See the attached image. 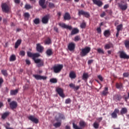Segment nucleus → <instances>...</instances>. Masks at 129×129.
Listing matches in <instances>:
<instances>
[{
  "label": "nucleus",
  "instance_id": "1",
  "mask_svg": "<svg viewBox=\"0 0 129 129\" xmlns=\"http://www.w3.org/2000/svg\"><path fill=\"white\" fill-rule=\"evenodd\" d=\"M90 51H91V48L90 47L87 46L82 48L80 52V55L81 57H85V56H87V54H88Z\"/></svg>",
  "mask_w": 129,
  "mask_h": 129
},
{
  "label": "nucleus",
  "instance_id": "2",
  "mask_svg": "<svg viewBox=\"0 0 129 129\" xmlns=\"http://www.w3.org/2000/svg\"><path fill=\"white\" fill-rule=\"evenodd\" d=\"M1 8L4 13H9L10 12V6L8 3H2Z\"/></svg>",
  "mask_w": 129,
  "mask_h": 129
},
{
  "label": "nucleus",
  "instance_id": "3",
  "mask_svg": "<svg viewBox=\"0 0 129 129\" xmlns=\"http://www.w3.org/2000/svg\"><path fill=\"white\" fill-rule=\"evenodd\" d=\"M62 68H63V65L62 64H58L53 67V70L54 73H59L61 70H62Z\"/></svg>",
  "mask_w": 129,
  "mask_h": 129
},
{
  "label": "nucleus",
  "instance_id": "4",
  "mask_svg": "<svg viewBox=\"0 0 129 129\" xmlns=\"http://www.w3.org/2000/svg\"><path fill=\"white\" fill-rule=\"evenodd\" d=\"M33 76L36 79V80H46V79H47V77L46 76H40L39 75H33Z\"/></svg>",
  "mask_w": 129,
  "mask_h": 129
},
{
  "label": "nucleus",
  "instance_id": "5",
  "mask_svg": "<svg viewBox=\"0 0 129 129\" xmlns=\"http://www.w3.org/2000/svg\"><path fill=\"white\" fill-rule=\"evenodd\" d=\"M34 62L37 64V67H41V66H44V60L41 59H36Z\"/></svg>",
  "mask_w": 129,
  "mask_h": 129
},
{
  "label": "nucleus",
  "instance_id": "6",
  "mask_svg": "<svg viewBox=\"0 0 129 129\" xmlns=\"http://www.w3.org/2000/svg\"><path fill=\"white\" fill-rule=\"evenodd\" d=\"M58 25L61 27V28H63V29H67L70 30H71L73 29L71 26L67 25L65 23H59Z\"/></svg>",
  "mask_w": 129,
  "mask_h": 129
},
{
  "label": "nucleus",
  "instance_id": "7",
  "mask_svg": "<svg viewBox=\"0 0 129 129\" xmlns=\"http://www.w3.org/2000/svg\"><path fill=\"white\" fill-rule=\"evenodd\" d=\"M56 91L57 92L58 94H59V96H60V97H62V98L65 97V95H64L63 90L62 89L58 88L56 89Z\"/></svg>",
  "mask_w": 129,
  "mask_h": 129
},
{
  "label": "nucleus",
  "instance_id": "8",
  "mask_svg": "<svg viewBox=\"0 0 129 129\" xmlns=\"http://www.w3.org/2000/svg\"><path fill=\"white\" fill-rule=\"evenodd\" d=\"M120 54V58H121L122 59H128L129 56L126 55L125 53L122 51H120L119 52Z\"/></svg>",
  "mask_w": 129,
  "mask_h": 129
},
{
  "label": "nucleus",
  "instance_id": "9",
  "mask_svg": "<svg viewBox=\"0 0 129 129\" xmlns=\"http://www.w3.org/2000/svg\"><path fill=\"white\" fill-rule=\"evenodd\" d=\"M68 48L70 51H74L75 49V43L74 42H71L69 44Z\"/></svg>",
  "mask_w": 129,
  "mask_h": 129
},
{
  "label": "nucleus",
  "instance_id": "10",
  "mask_svg": "<svg viewBox=\"0 0 129 129\" xmlns=\"http://www.w3.org/2000/svg\"><path fill=\"white\" fill-rule=\"evenodd\" d=\"M49 19H50V17L49 15H46L44 16L42 19V22L43 24H48Z\"/></svg>",
  "mask_w": 129,
  "mask_h": 129
},
{
  "label": "nucleus",
  "instance_id": "11",
  "mask_svg": "<svg viewBox=\"0 0 129 129\" xmlns=\"http://www.w3.org/2000/svg\"><path fill=\"white\" fill-rule=\"evenodd\" d=\"M92 2L94 5H96L98 7H101L103 3L100 0H92Z\"/></svg>",
  "mask_w": 129,
  "mask_h": 129
},
{
  "label": "nucleus",
  "instance_id": "12",
  "mask_svg": "<svg viewBox=\"0 0 129 129\" xmlns=\"http://www.w3.org/2000/svg\"><path fill=\"white\" fill-rule=\"evenodd\" d=\"M28 118L30 120H31V121L35 123H38V122H39V120L34 116H30Z\"/></svg>",
  "mask_w": 129,
  "mask_h": 129
},
{
  "label": "nucleus",
  "instance_id": "13",
  "mask_svg": "<svg viewBox=\"0 0 129 129\" xmlns=\"http://www.w3.org/2000/svg\"><path fill=\"white\" fill-rule=\"evenodd\" d=\"M36 50L38 52L41 53L43 52V50H44V47L41 45L40 43H38L36 45Z\"/></svg>",
  "mask_w": 129,
  "mask_h": 129
},
{
  "label": "nucleus",
  "instance_id": "14",
  "mask_svg": "<svg viewBox=\"0 0 129 129\" xmlns=\"http://www.w3.org/2000/svg\"><path fill=\"white\" fill-rule=\"evenodd\" d=\"M9 105L12 109H14L17 108V106H18V103H17V102L13 101L9 104Z\"/></svg>",
  "mask_w": 129,
  "mask_h": 129
},
{
  "label": "nucleus",
  "instance_id": "15",
  "mask_svg": "<svg viewBox=\"0 0 129 129\" xmlns=\"http://www.w3.org/2000/svg\"><path fill=\"white\" fill-rule=\"evenodd\" d=\"M119 112V110L115 109L113 112L111 114V116L113 118H116L117 117V113Z\"/></svg>",
  "mask_w": 129,
  "mask_h": 129
},
{
  "label": "nucleus",
  "instance_id": "16",
  "mask_svg": "<svg viewBox=\"0 0 129 129\" xmlns=\"http://www.w3.org/2000/svg\"><path fill=\"white\" fill-rule=\"evenodd\" d=\"M45 2H46V0H39V6H40V7L42 8V9H46V8L47 7V6L45 5Z\"/></svg>",
  "mask_w": 129,
  "mask_h": 129
},
{
  "label": "nucleus",
  "instance_id": "17",
  "mask_svg": "<svg viewBox=\"0 0 129 129\" xmlns=\"http://www.w3.org/2000/svg\"><path fill=\"white\" fill-rule=\"evenodd\" d=\"M119 8L121 9V10H122V11H125V10H126V9H127V4H125L123 5L122 4H119L118 5Z\"/></svg>",
  "mask_w": 129,
  "mask_h": 129
},
{
  "label": "nucleus",
  "instance_id": "18",
  "mask_svg": "<svg viewBox=\"0 0 129 129\" xmlns=\"http://www.w3.org/2000/svg\"><path fill=\"white\" fill-rule=\"evenodd\" d=\"M69 77L70 78H71V79H75V78H76V74H75V72H71Z\"/></svg>",
  "mask_w": 129,
  "mask_h": 129
},
{
  "label": "nucleus",
  "instance_id": "19",
  "mask_svg": "<svg viewBox=\"0 0 129 129\" xmlns=\"http://www.w3.org/2000/svg\"><path fill=\"white\" fill-rule=\"evenodd\" d=\"M79 33V30L77 28H74L71 32V35H76V34H78Z\"/></svg>",
  "mask_w": 129,
  "mask_h": 129
},
{
  "label": "nucleus",
  "instance_id": "20",
  "mask_svg": "<svg viewBox=\"0 0 129 129\" xmlns=\"http://www.w3.org/2000/svg\"><path fill=\"white\" fill-rule=\"evenodd\" d=\"M21 43H22V40L21 39H18L16 42L15 43V48L16 49H17V48L19 47V46H20L21 45Z\"/></svg>",
  "mask_w": 129,
  "mask_h": 129
},
{
  "label": "nucleus",
  "instance_id": "21",
  "mask_svg": "<svg viewBox=\"0 0 129 129\" xmlns=\"http://www.w3.org/2000/svg\"><path fill=\"white\" fill-rule=\"evenodd\" d=\"M127 112V108L126 107L122 108L121 110H120V114L123 115V114H125Z\"/></svg>",
  "mask_w": 129,
  "mask_h": 129
},
{
  "label": "nucleus",
  "instance_id": "22",
  "mask_svg": "<svg viewBox=\"0 0 129 129\" xmlns=\"http://www.w3.org/2000/svg\"><path fill=\"white\" fill-rule=\"evenodd\" d=\"M112 47H113L112 44L108 43L105 45L104 49H105L106 50H107L108 49H110V48H112Z\"/></svg>",
  "mask_w": 129,
  "mask_h": 129
},
{
  "label": "nucleus",
  "instance_id": "23",
  "mask_svg": "<svg viewBox=\"0 0 129 129\" xmlns=\"http://www.w3.org/2000/svg\"><path fill=\"white\" fill-rule=\"evenodd\" d=\"M102 95L105 96L108 94V88L105 87L104 90L102 93Z\"/></svg>",
  "mask_w": 129,
  "mask_h": 129
},
{
  "label": "nucleus",
  "instance_id": "24",
  "mask_svg": "<svg viewBox=\"0 0 129 129\" xmlns=\"http://www.w3.org/2000/svg\"><path fill=\"white\" fill-rule=\"evenodd\" d=\"M71 17H70V15L68 13H66L64 16V20H70Z\"/></svg>",
  "mask_w": 129,
  "mask_h": 129
},
{
  "label": "nucleus",
  "instance_id": "25",
  "mask_svg": "<svg viewBox=\"0 0 129 129\" xmlns=\"http://www.w3.org/2000/svg\"><path fill=\"white\" fill-rule=\"evenodd\" d=\"M58 115L59 116L58 118H57V117H55V119L56 120H57V121H59V120H60V119H65V117L63 116H61L60 114H58Z\"/></svg>",
  "mask_w": 129,
  "mask_h": 129
},
{
  "label": "nucleus",
  "instance_id": "26",
  "mask_svg": "<svg viewBox=\"0 0 129 129\" xmlns=\"http://www.w3.org/2000/svg\"><path fill=\"white\" fill-rule=\"evenodd\" d=\"M9 114H10L9 112H6L2 114V118L3 119H5V118H6Z\"/></svg>",
  "mask_w": 129,
  "mask_h": 129
},
{
  "label": "nucleus",
  "instance_id": "27",
  "mask_svg": "<svg viewBox=\"0 0 129 129\" xmlns=\"http://www.w3.org/2000/svg\"><path fill=\"white\" fill-rule=\"evenodd\" d=\"M79 124H80V126H81V127H84V126H85V125H86V123L85 122V121H84L83 120H81L80 121Z\"/></svg>",
  "mask_w": 129,
  "mask_h": 129
},
{
  "label": "nucleus",
  "instance_id": "28",
  "mask_svg": "<svg viewBox=\"0 0 129 129\" xmlns=\"http://www.w3.org/2000/svg\"><path fill=\"white\" fill-rule=\"evenodd\" d=\"M10 61L13 62L16 61V55L15 54H12L10 57Z\"/></svg>",
  "mask_w": 129,
  "mask_h": 129
},
{
  "label": "nucleus",
  "instance_id": "29",
  "mask_svg": "<svg viewBox=\"0 0 129 129\" xmlns=\"http://www.w3.org/2000/svg\"><path fill=\"white\" fill-rule=\"evenodd\" d=\"M117 31L119 32L122 30V24H120L116 27Z\"/></svg>",
  "mask_w": 129,
  "mask_h": 129
},
{
  "label": "nucleus",
  "instance_id": "30",
  "mask_svg": "<svg viewBox=\"0 0 129 129\" xmlns=\"http://www.w3.org/2000/svg\"><path fill=\"white\" fill-rule=\"evenodd\" d=\"M88 74L87 73H84L83 75V80H86V79H88Z\"/></svg>",
  "mask_w": 129,
  "mask_h": 129
},
{
  "label": "nucleus",
  "instance_id": "31",
  "mask_svg": "<svg viewBox=\"0 0 129 129\" xmlns=\"http://www.w3.org/2000/svg\"><path fill=\"white\" fill-rule=\"evenodd\" d=\"M46 54L47 56H51L52 54H53V52H52V49H47L46 52Z\"/></svg>",
  "mask_w": 129,
  "mask_h": 129
},
{
  "label": "nucleus",
  "instance_id": "32",
  "mask_svg": "<svg viewBox=\"0 0 129 129\" xmlns=\"http://www.w3.org/2000/svg\"><path fill=\"white\" fill-rule=\"evenodd\" d=\"M18 93V90H11L10 92L11 95H16Z\"/></svg>",
  "mask_w": 129,
  "mask_h": 129
},
{
  "label": "nucleus",
  "instance_id": "33",
  "mask_svg": "<svg viewBox=\"0 0 129 129\" xmlns=\"http://www.w3.org/2000/svg\"><path fill=\"white\" fill-rule=\"evenodd\" d=\"M24 16L25 17V20H29V18H30V14L28 13H24Z\"/></svg>",
  "mask_w": 129,
  "mask_h": 129
},
{
  "label": "nucleus",
  "instance_id": "34",
  "mask_svg": "<svg viewBox=\"0 0 129 129\" xmlns=\"http://www.w3.org/2000/svg\"><path fill=\"white\" fill-rule=\"evenodd\" d=\"M113 99L115 100H119L121 99V97H120V96H119L118 95H116L113 97Z\"/></svg>",
  "mask_w": 129,
  "mask_h": 129
},
{
  "label": "nucleus",
  "instance_id": "35",
  "mask_svg": "<svg viewBox=\"0 0 129 129\" xmlns=\"http://www.w3.org/2000/svg\"><path fill=\"white\" fill-rule=\"evenodd\" d=\"M39 56H40V54L39 53H33V59L34 60V61H35V60H37L36 58H37V57H39Z\"/></svg>",
  "mask_w": 129,
  "mask_h": 129
},
{
  "label": "nucleus",
  "instance_id": "36",
  "mask_svg": "<svg viewBox=\"0 0 129 129\" xmlns=\"http://www.w3.org/2000/svg\"><path fill=\"white\" fill-rule=\"evenodd\" d=\"M85 27H86V23H85L84 21H83L80 25V27L81 29H84L85 28Z\"/></svg>",
  "mask_w": 129,
  "mask_h": 129
},
{
  "label": "nucleus",
  "instance_id": "37",
  "mask_svg": "<svg viewBox=\"0 0 129 129\" xmlns=\"http://www.w3.org/2000/svg\"><path fill=\"white\" fill-rule=\"evenodd\" d=\"M73 126L74 129H82L81 127H79V126L77 125V124L73 123Z\"/></svg>",
  "mask_w": 129,
  "mask_h": 129
},
{
  "label": "nucleus",
  "instance_id": "38",
  "mask_svg": "<svg viewBox=\"0 0 129 129\" xmlns=\"http://www.w3.org/2000/svg\"><path fill=\"white\" fill-rule=\"evenodd\" d=\"M93 126H94V128H97L99 126V123H98L96 121L93 124Z\"/></svg>",
  "mask_w": 129,
  "mask_h": 129
},
{
  "label": "nucleus",
  "instance_id": "39",
  "mask_svg": "<svg viewBox=\"0 0 129 129\" xmlns=\"http://www.w3.org/2000/svg\"><path fill=\"white\" fill-rule=\"evenodd\" d=\"M85 14V12L83 10H81V11H79V13H78V15H79V17H80V16H81V15L84 16Z\"/></svg>",
  "mask_w": 129,
  "mask_h": 129
},
{
  "label": "nucleus",
  "instance_id": "40",
  "mask_svg": "<svg viewBox=\"0 0 129 129\" xmlns=\"http://www.w3.org/2000/svg\"><path fill=\"white\" fill-rule=\"evenodd\" d=\"M53 125L55 126V127H59V126H60L61 125V122H57L53 124Z\"/></svg>",
  "mask_w": 129,
  "mask_h": 129
},
{
  "label": "nucleus",
  "instance_id": "41",
  "mask_svg": "<svg viewBox=\"0 0 129 129\" xmlns=\"http://www.w3.org/2000/svg\"><path fill=\"white\" fill-rule=\"evenodd\" d=\"M34 24L36 25H38V24H40V19L39 18H36L33 21Z\"/></svg>",
  "mask_w": 129,
  "mask_h": 129
},
{
  "label": "nucleus",
  "instance_id": "42",
  "mask_svg": "<svg viewBox=\"0 0 129 129\" xmlns=\"http://www.w3.org/2000/svg\"><path fill=\"white\" fill-rule=\"evenodd\" d=\"M51 83H57V79L52 78L50 80Z\"/></svg>",
  "mask_w": 129,
  "mask_h": 129
},
{
  "label": "nucleus",
  "instance_id": "43",
  "mask_svg": "<svg viewBox=\"0 0 129 129\" xmlns=\"http://www.w3.org/2000/svg\"><path fill=\"white\" fill-rule=\"evenodd\" d=\"M104 35L105 37H108L109 36V31L106 30L104 32Z\"/></svg>",
  "mask_w": 129,
  "mask_h": 129
},
{
  "label": "nucleus",
  "instance_id": "44",
  "mask_svg": "<svg viewBox=\"0 0 129 129\" xmlns=\"http://www.w3.org/2000/svg\"><path fill=\"white\" fill-rule=\"evenodd\" d=\"M27 55L28 56V57H32V59L33 58L34 56V53L30 52V51H28L27 52Z\"/></svg>",
  "mask_w": 129,
  "mask_h": 129
},
{
  "label": "nucleus",
  "instance_id": "45",
  "mask_svg": "<svg viewBox=\"0 0 129 129\" xmlns=\"http://www.w3.org/2000/svg\"><path fill=\"white\" fill-rule=\"evenodd\" d=\"M97 52H98V53H99L100 54H104V51L101 48H98L97 49Z\"/></svg>",
  "mask_w": 129,
  "mask_h": 129
},
{
  "label": "nucleus",
  "instance_id": "46",
  "mask_svg": "<svg viewBox=\"0 0 129 129\" xmlns=\"http://www.w3.org/2000/svg\"><path fill=\"white\" fill-rule=\"evenodd\" d=\"M116 88H118V89H120L122 88V85H121V84H116Z\"/></svg>",
  "mask_w": 129,
  "mask_h": 129
},
{
  "label": "nucleus",
  "instance_id": "47",
  "mask_svg": "<svg viewBox=\"0 0 129 129\" xmlns=\"http://www.w3.org/2000/svg\"><path fill=\"white\" fill-rule=\"evenodd\" d=\"M2 74L4 75V76H7L8 75V73L7 72V70H2Z\"/></svg>",
  "mask_w": 129,
  "mask_h": 129
},
{
  "label": "nucleus",
  "instance_id": "48",
  "mask_svg": "<svg viewBox=\"0 0 129 129\" xmlns=\"http://www.w3.org/2000/svg\"><path fill=\"white\" fill-rule=\"evenodd\" d=\"M71 103V99H70V98H68L66 100L65 103H66V104H69V103Z\"/></svg>",
  "mask_w": 129,
  "mask_h": 129
},
{
  "label": "nucleus",
  "instance_id": "49",
  "mask_svg": "<svg viewBox=\"0 0 129 129\" xmlns=\"http://www.w3.org/2000/svg\"><path fill=\"white\" fill-rule=\"evenodd\" d=\"M26 54V52H25V51L24 50H22L20 51L19 55H20V56H24Z\"/></svg>",
  "mask_w": 129,
  "mask_h": 129
},
{
  "label": "nucleus",
  "instance_id": "50",
  "mask_svg": "<svg viewBox=\"0 0 129 129\" xmlns=\"http://www.w3.org/2000/svg\"><path fill=\"white\" fill-rule=\"evenodd\" d=\"M45 44H46L47 45H49V44H51V40L50 39H47L46 41H45Z\"/></svg>",
  "mask_w": 129,
  "mask_h": 129
},
{
  "label": "nucleus",
  "instance_id": "51",
  "mask_svg": "<svg viewBox=\"0 0 129 129\" xmlns=\"http://www.w3.org/2000/svg\"><path fill=\"white\" fill-rule=\"evenodd\" d=\"M125 46L126 48H129V41H126L125 42Z\"/></svg>",
  "mask_w": 129,
  "mask_h": 129
},
{
  "label": "nucleus",
  "instance_id": "52",
  "mask_svg": "<svg viewBox=\"0 0 129 129\" xmlns=\"http://www.w3.org/2000/svg\"><path fill=\"white\" fill-rule=\"evenodd\" d=\"M84 16H85V17H86V18H89L90 15L88 12H85Z\"/></svg>",
  "mask_w": 129,
  "mask_h": 129
},
{
  "label": "nucleus",
  "instance_id": "53",
  "mask_svg": "<svg viewBox=\"0 0 129 129\" xmlns=\"http://www.w3.org/2000/svg\"><path fill=\"white\" fill-rule=\"evenodd\" d=\"M25 8L26 9V10H29V9H31L32 7H31L30 5H26Z\"/></svg>",
  "mask_w": 129,
  "mask_h": 129
},
{
  "label": "nucleus",
  "instance_id": "54",
  "mask_svg": "<svg viewBox=\"0 0 129 129\" xmlns=\"http://www.w3.org/2000/svg\"><path fill=\"white\" fill-rule=\"evenodd\" d=\"M70 87H71V88H73V89H74V88H75V85L74 84H70L69 85Z\"/></svg>",
  "mask_w": 129,
  "mask_h": 129
},
{
  "label": "nucleus",
  "instance_id": "55",
  "mask_svg": "<svg viewBox=\"0 0 129 129\" xmlns=\"http://www.w3.org/2000/svg\"><path fill=\"white\" fill-rule=\"evenodd\" d=\"M98 78L100 80V81H103V78H102V76L101 75L98 76Z\"/></svg>",
  "mask_w": 129,
  "mask_h": 129
},
{
  "label": "nucleus",
  "instance_id": "56",
  "mask_svg": "<svg viewBox=\"0 0 129 129\" xmlns=\"http://www.w3.org/2000/svg\"><path fill=\"white\" fill-rule=\"evenodd\" d=\"M49 8H54L55 6L54 5V4L50 3L48 5Z\"/></svg>",
  "mask_w": 129,
  "mask_h": 129
},
{
  "label": "nucleus",
  "instance_id": "57",
  "mask_svg": "<svg viewBox=\"0 0 129 129\" xmlns=\"http://www.w3.org/2000/svg\"><path fill=\"white\" fill-rule=\"evenodd\" d=\"M79 40H80V37L79 36H76L75 37V41H79Z\"/></svg>",
  "mask_w": 129,
  "mask_h": 129
},
{
  "label": "nucleus",
  "instance_id": "58",
  "mask_svg": "<svg viewBox=\"0 0 129 129\" xmlns=\"http://www.w3.org/2000/svg\"><path fill=\"white\" fill-rule=\"evenodd\" d=\"M97 31L99 34H100L101 33V28L100 27L97 28Z\"/></svg>",
  "mask_w": 129,
  "mask_h": 129
},
{
  "label": "nucleus",
  "instance_id": "59",
  "mask_svg": "<svg viewBox=\"0 0 129 129\" xmlns=\"http://www.w3.org/2000/svg\"><path fill=\"white\" fill-rule=\"evenodd\" d=\"M23 88L24 90H26V89H28L29 88V85H25L24 87Z\"/></svg>",
  "mask_w": 129,
  "mask_h": 129
},
{
  "label": "nucleus",
  "instance_id": "60",
  "mask_svg": "<svg viewBox=\"0 0 129 129\" xmlns=\"http://www.w3.org/2000/svg\"><path fill=\"white\" fill-rule=\"evenodd\" d=\"M26 63L27 64V65H30V64H31V61H30L29 59H26Z\"/></svg>",
  "mask_w": 129,
  "mask_h": 129
},
{
  "label": "nucleus",
  "instance_id": "61",
  "mask_svg": "<svg viewBox=\"0 0 129 129\" xmlns=\"http://www.w3.org/2000/svg\"><path fill=\"white\" fill-rule=\"evenodd\" d=\"M79 88H80V86H77L76 87L75 86V88H74V90H78V89H79Z\"/></svg>",
  "mask_w": 129,
  "mask_h": 129
},
{
  "label": "nucleus",
  "instance_id": "62",
  "mask_svg": "<svg viewBox=\"0 0 129 129\" xmlns=\"http://www.w3.org/2000/svg\"><path fill=\"white\" fill-rule=\"evenodd\" d=\"M54 31H55L56 33H58V28H57L56 27H54L53 28Z\"/></svg>",
  "mask_w": 129,
  "mask_h": 129
},
{
  "label": "nucleus",
  "instance_id": "63",
  "mask_svg": "<svg viewBox=\"0 0 129 129\" xmlns=\"http://www.w3.org/2000/svg\"><path fill=\"white\" fill-rule=\"evenodd\" d=\"M109 7V5L108 4L105 5L104 6V9H107V8H108Z\"/></svg>",
  "mask_w": 129,
  "mask_h": 129
},
{
  "label": "nucleus",
  "instance_id": "64",
  "mask_svg": "<svg viewBox=\"0 0 129 129\" xmlns=\"http://www.w3.org/2000/svg\"><path fill=\"white\" fill-rule=\"evenodd\" d=\"M104 16H105V12H103V13H102L101 15H100V17L101 18H103V17H104Z\"/></svg>",
  "mask_w": 129,
  "mask_h": 129
}]
</instances>
